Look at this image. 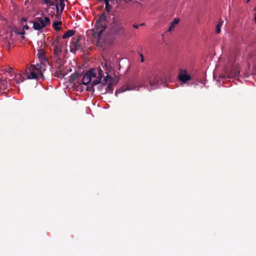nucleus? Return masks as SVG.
Wrapping results in <instances>:
<instances>
[{
    "instance_id": "25",
    "label": "nucleus",
    "mask_w": 256,
    "mask_h": 256,
    "mask_svg": "<svg viewBox=\"0 0 256 256\" xmlns=\"http://www.w3.org/2000/svg\"><path fill=\"white\" fill-rule=\"evenodd\" d=\"M22 22H23L24 21L26 22V20L25 18H22ZM22 24H24V23H22ZM23 28L24 30H28L29 28V27L26 24L25 25H23Z\"/></svg>"
},
{
    "instance_id": "21",
    "label": "nucleus",
    "mask_w": 256,
    "mask_h": 256,
    "mask_svg": "<svg viewBox=\"0 0 256 256\" xmlns=\"http://www.w3.org/2000/svg\"><path fill=\"white\" fill-rule=\"evenodd\" d=\"M7 86V82L5 80H0V88L2 89H6Z\"/></svg>"
},
{
    "instance_id": "5",
    "label": "nucleus",
    "mask_w": 256,
    "mask_h": 256,
    "mask_svg": "<svg viewBox=\"0 0 256 256\" xmlns=\"http://www.w3.org/2000/svg\"><path fill=\"white\" fill-rule=\"evenodd\" d=\"M107 76L104 78L102 80V83L100 86V87H104L106 86V84L108 82V85L105 88V92H102L101 94H104L106 93H112L114 90L113 85H114V80L112 78V77L108 75V74L106 73Z\"/></svg>"
},
{
    "instance_id": "10",
    "label": "nucleus",
    "mask_w": 256,
    "mask_h": 256,
    "mask_svg": "<svg viewBox=\"0 0 256 256\" xmlns=\"http://www.w3.org/2000/svg\"><path fill=\"white\" fill-rule=\"evenodd\" d=\"M53 45L54 46V56L56 57L57 60H60L63 46L60 42H55L53 44Z\"/></svg>"
},
{
    "instance_id": "14",
    "label": "nucleus",
    "mask_w": 256,
    "mask_h": 256,
    "mask_svg": "<svg viewBox=\"0 0 256 256\" xmlns=\"http://www.w3.org/2000/svg\"><path fill=\"white\" fill-rule=\"evenodd\" d=\"M136 86H131V84H130L128 86H122L118 90H116L115 92V94L116 96L118 94V92H122L126 90H138V88H136Z\"/></svg>"
},
{
    "instance_id": "2",
    "label": "nucleus",
    "mask_w": 256,
    "mask_h": 256,
    "mask_svg": "<svg viewBox=\"0 0 256 256\" xmlns=\"http://www.w3.org/2000/svg\"><path fill=\"white\" fill-rule=\"evenodd\" d=\"M42 1L46 4V7L44 8L46 12L52 16L56 15L58 19L61 16V14L65 7V2H68L67 0H42Z\"/></svg>"
},
{
    "instance_id": "29",
    "label": "nucleus",
    "mask_w": 256,
    "mask_h": 256,
    "mask_svg": "<svg viewBox=\"0 0 256 256\" xmlns=\"http://www.w3.org/2000/svg\"><path fill=\"white\" fill-rule=\"evenodd\" d=\"M60 38V36H57L56 38V42H59L58 40Z\"/></svg>"
},
{
    "instance_id": "17",
    "label": "nucleus",
    "mask_w": 256,
    "mask_h": 256,
    "mask_svg": "<svg viewBox=\"0 0 256 256\" xmlns=\"http://www.w3.org/2000/svg\"><path fill=\"white\" fill-rule=\"evenodd\" d=\"M76 32V31L73 30H68L66 33L64 34V35L62 36V38L63 39H66L67 38H68L74 34Z\"/></svg>"
},
{
    "instance_id": "30",
    "label": "nucleus",
    "mask_w": 256,
    "mask_h": 256,
    "mask_svg": "<svg viewBox=\"0 0 256 256\" xmlns=\"http://www.w3.org/2000/svg\"><path fill=\"white\" fill-rule=\"evenodd\" d=\"M60 75L61 76H64V74L63 73L62 71H61V72H60Z\"/></svg>"
},
{
    "instance_id": "24",
    "label": "nucleus",
    "mask_w": 256,
    "mask_h": 256,
    "mask_svg": "<svg viewBox=\"0 0 256 256\" xmlns=\"http://www.w3.org/2000/svg\"><path fill=\"white\" fill-rule=\"evenodd\" d=\"M98 77L97 78L100 79L102 80V78H103V76H104V72H103V71L100 69V68L98 70Z\"/></svg>"
},
{
    "instance_id": "4",
    "label": "nucleus",
    "mask_w": 256,
    "mask_h": 256,
    "mask_svg": "<svg viewBox=\"0 0 256 256\" xmlns=\"http://www.w3.org/2000/svg\"><path fill=\"white\" fill-rule=\"evenodd\" d=\"M46 70V68H44V65L40 66L38 64H32L26 70L24 74L28 79L38 80V78H40L44 80V77L43 73Z\"/></svg>"
},
{
    "instance_id": "8",
    "label": "nucleus",
    "mask_w": 256,
    "mask_h": 256,
    "mask_svg": "<svg viewBox=\"0 0 256 256\" xmlns=\"http://www.w3.org/2000/svg\"><path fill=\"white\" fill-rule=\"evenodd\" d=\"M238 69L236 66L230 68L226 66L224 69L226 76L229 78L238 76L240 74V70Z\"/></svg>"
},
{
    "instance_id": "12",
    "label": "nucleus",
    "mask_w": 256,
    "mask_h": 256,
    "mask_svg": "<svg viewBox=\"0 0 256 256\" xmlns=\"http://www.w3.org/2000/svg\"><path fill=\"white\" fill-rule=\"evenodd\" d=\"M178 78L179 80L184 83H186L191 80V76L188 74L186 70H180Z\"/></svg>"
},
{
    "instance_id": "7",
    "label": "nucleus",
    "mask_w": 256,
    "mask_h": 256,
    "mask_svg": "<svg viewBox=\"0 0 256 256\" xmlns=\"http://www.w3.org/2000/svg\"><path fill=\"white\" fill-rule=\"evenodd\" d=\"M110 32L112 34L118 36L124 35V28L122 24L119 22H114L110 29Z\"/></svg>"
},
{
    "instance_id": "3",
    "label": "nucleus",
    "mask_w": 256,
    "mask_h": 256,
    "mask_svg": "<svg viewBox=\"0 0 256 256\" xmlns=\"http://www.w3.org/2000/svg\"><path fill=\"white\" fill-rule=\"evenodd\" d=\"M163 72L160 70H155L148 72L146 76L151 90H155L161 83H164L166 80L162 78Z\"/></svg>"
},
{
    "instance_id": "6",
    "label": "nucleus",
    "mask_w": 256,
    "mask_h": 256,
    "mask_svg": "<svg viewBox=\"0 0 256 256\" xmlns=\"http://www.w3.org/2000/svg\"><path fill=\"white\" fill-rule=\"evenodd\" d=\"M83 42L84 40H82V36H78L77 38H74L70 46V52L74 54L77 50H82Z\"/></svg>"
},
{
    "instance_id": "9",
    "label": "nucleus",
    "mask_w": 256,
    "mask_h": 256,
    "mask_svg": "<svg viewBox=\"0 0 256 256\" xmlns=\"http://www.w3.org/2000/svg\"><path fill=\"white\" fill-rule=\"evenodd\" d=\"M38 56L40 60V62L37 63L36 64H38L40 66L44 65V68H46L48 65V59L45 56L44 52L42 50H40L38 52Z\"/></svg>"
},
{
    "instance_id": "1",
    "label": "nucleus",
    "mask_w": 256,
    "mask_h": 256,
    "mask_svg": "<svg viewBox=\"0 0 256 256\" xmlns=\"http://www.w3.org/2000/svg\"><path fill=\"white\" fill-rule=\"evenodd\" d=\"M104 1L106 4V12L98 14L99 17L96 20L94 28L86 32L87 34L91 36V38H93L92 40L96 42H100L101 35L106 28L107 16L112 8V6L109 4V0H104Z\"/></svg>"
},
{
    "instance_id": "32",
    "label": "nucleus",
    "mask_w": 256,
    "mask_h": 256,
    "mask_svg": "<svg viewBox=\"0 0 256 256\" xmlns=\"http://www.w3.org/2000/svg\"><path fill=\"white\" fill-rule=\"evenodd\" d=\"M254 20L255 23H256V14H255V16H254Z\"/></svg>"
},
{
    "instance_id": "11",
    "label": "nucleus",
    "mask_w": 256,
    "mask_h": 256,
    "mask_svg": "<svg viewBox=\"0 0 256 256\" xmlns=\"http://www.w3.org/2000/svg\"><path fill=\"white\" fill-rule=\"evenodd\" d=\"M96 74L93 70H90L87 72L86 74L84 76L82 80V84L84 85L88 84L92 80V78H95Z\"/></svg>"
},
{
    "instance_id": "26",
    "label": "nucleus",
    "mask_w": 256,
    "mask_h": 256,
    "mask_svg": "<svg viewBox=\"0 0 256 256\" xmlns=\"http://www.w3.org/2000/svg\"><path fill=\"white\" fill-rule=\"evenodd\" d=\"M132 26L134 28L138 29L139 28V27L140 26V25L136 24H134Z\"/></svg>"
},
{
    "instance_id": "16",
    "label": "nucleus",
    "mask_w": 256,
    "mask_h": 256,
    "mask_svg": "<svg viewBox=\"0 0 256 256\" xmlns=\"http://www.w3.org/2000/svg\"><path fill=\"white\" fill-rule=\"evenodd\" d=\"M179 22V18H175L170 23V26L168 30V32H170L172 30H174L176 25L178 24Z\"/></svg>"
},
{
    "instance_id": "13",
    "label": "nucleus",
    "mask_w": 256,
    "mask_h": 256,
    "mask_svg": "<svg viewBox=\"0 0 256 256\" xmlns=\"http://www.w3.org/2000/svg\"><path fill=\"white\" fill-rule=\"evenodd\" d=\"M38 20V21L39 24L42 26L44 28H46L47 26L50 25V22L49 18L47 16H45L44 18L42 17H38L36 18Z\"/></svg>"
},
{
    "instance_id": "33",
    "label": "nucleus",
    "mask_w": 256,
    "mask_h": 256,
    "mask_svg": "<svg viewBox=\"0 0 256 256\" xmlns=\"http://www.w3.org/2000/svg\"><path fill=\"white\" fill-rule=\"evenodd\" d=\"M140 26H143L145 25V24L144 23H142V24H140Z\"/></svg>"
},
{
    "instance_id": "18",
    "label": "nucleus",
    "mask_w": 256,
    "mask_h": 256,
    "mask_svg": "<svg viewBox=\"0 0 256 256\" xmlns=\"http://www.w3.org/2000/svg\"><path fill=\"white\" fill-rule=\"evenodd\" d=\"M62 25V22H56L54 21L52 24V27L56 30H60V26Z\"/></svg>"
},
{
    "instance_id": "28",
    "label": "nucleus",
    "mask_w": 256,
    "mask_h": 256,
    "mask_svg": "<svg viewBox=\"0 0 256 256\" xmlns=\"http://www.w3.org/2000/svg\"><path fill=\"white\" fill-rule=\"evenodd\" d=\"M12 68H8V72H10V73L12 72Z\"/></svg>"
},
{
    "instance_id": "34",
    "label": "nucleus",
    "mask_w": 256,
    "mask_h": 256,
    "mask_svg": "<svg viewBox=\"0 0 256 256\" xmlns=\"http://www.w3.org/2000/svg\"><path fill=\"white\" fill-rule=\"evenodd\" d=\"M89 88H90V86H88V88H87V89H88H88H89Z\"/></svg>"
},
{
    "instance_id": "36",
    "label": "nucleus",
    "mask_w": 256,
    "mask_h": 256,
    "mask_svg": "<svg viewBox=\"0 0 256 256\" xmlns=\"http://www.w3.org/2000/svg\"><path fill=\"white\" fill-rule=\"evenodd\" d=\"M254 10H256V8H254Z\"/></svg>"
},
{
    "instance_id": "23",
    "label": "nucleus",
    "mask_w": 256,
    "mask_h": 256,
    "mask_svg": "<svg viewBox=\"0 0 256 256\" xmlns=\"http://www.w3.org/2000/svg\"><path fill=\"white\" fill-rule=\"evenodd\" d=\"M6 35H7L6 38H9L10 39H12V30L10 28L8 30V32H6Z\"/></svg>"
},
{
    "instance_id": "20",
    "label": "nucleus",
    "mask_w": 256,
    "mask_h": 256,
    "mask_svg": "<svg viewBox=\"0 0 256 256\" xmlns=\"http://www.w3.org/2000/svg\"><path fill=\"white\" fill-rule=\"evenodd\" d=\"M14 32L18 34V35H20L21 36V38H22V39H24V34H25V32L24 30H23L22 32H19L18 31V28H15L14 30Z\"/></svg>"
},
{
    "instance_id": "15",
    "label": "nucleus",
    "mask_w": 256,
    "mask_h": 256,
    "mask_svg": "<svg viewBox=\"0 0 256 256\" xmlns=\"http://www.w3.org/2000/svg\"><path fill=\"white\" fill-rule=\"evenodd\" d=\"M38 20L37 18H35L34 21L32 22L33 26L32 28L34 30L40 31L44 28L40 26V25L38 23Z\"/></svg>"
},
{
    "instance_id": "22",
    "label": "nucleus",
    "mask_w": 256,
    "mask_h": 256,
    "mask_svg": "<svg viewBox=\"0 0 256 256\" xmlns=\"http://www.w3.org/2000/svg\"><path fill=\"white\" fill-rule=\"evenodd\" d=\"M100 83H102V82L101 80L97 78L96 80L92 81V83L90 84L91 87H93L94 86L99 84Z\"/></svg>"
},
{
    "instance_id": "27",
    "label": "nucleus",
    "mask_w": 256,
    "mask_h": 256,
    "mask_svg": "<svg viewBox=\"0 0 256 256\" xmlns=\"http://www.w3.org/2000/svg\"><path fill=\"white\" fill-rule=\"evenodd\" d=\"M140 56L142 57L141 62H144V59L143 55H142V54H140Z\"/></svg>"
},
{
    "instance_id": "19",
    "label": "nucleus",
    "mask_w": 256,
    "mask_h": 256,
    "mask_svg": "<svg viewBox=\"0 0 256 256\" xmlns=\"http://www.w3.org/2000/svg\"><path fill=\"white\" fill-rule=\"evenodd\" d=\"M223 22H224L222 20H220L218 24L216 25V34H219L220 32V31H221L220 28L223 24Z\"/></svg>"
},
{
    "instance_id": "35",
    "label": "nucleus",
    "mask_w": 256,
    "mask_h": 256,
    "mask_svg": "<svg viewBox=\"0 0 256 256\" xmlns=\"http://www.w3.org/2000/svg\"><path fill=\"white\" fill-rule=\"evenodd\" d=\"M250 0H247V2H250Z\"/></svg>"
},
{
    "instance_id": "31",
    "label": "nucleus",
    "mask_w": 256,
    "mask_h": 256,
    "mask_svg": "<svg viewBox=\"0 0 256 256\" xmlns=\"http://www.w3.org/2000/svg\"><path fill=\"white\" fill-rule=\"evenodd\" d=\"M54 76H56V77H59V76H59V74H58V73H55V74H54Z\"/></svg>"
}]
</instances>
